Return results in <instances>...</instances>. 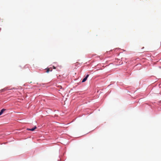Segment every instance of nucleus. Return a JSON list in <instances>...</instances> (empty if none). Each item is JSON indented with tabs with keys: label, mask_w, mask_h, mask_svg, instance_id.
Masks as SVG:
<instances>
[{
	"label": "nucleus",
	"mask_w": 161,
	"mask_h": 161,
	"mask_svg": "<svg viewBox=\"0 0 161 161\" xmlns=\"http://www.w3.org/2000/svg\"><path fill=\"white\" fill-rule=\"evenodd\" d=\"M6 110V109H2L0 112V115H2V114L3 113V112Z\"/></svg>",
	"instance_id": "nucleus-3"
},
{
	"label": "nucleus",
	"mask_w": 161,
	"mask_h": 161,
	"mask_svg": "<svg viewBox=\"0 0 161 161\" xmlns=\"http://www.w3.org/2000/svg\"><path fill=\"white\" fill-rule=\"evenodd\" d=\"M89 76V75H86V77L83 79V80H82V82H85L87 80Z\"/></svg>",
	"instance_id": "nucleus-2"
},
{
	"label": "nucleus",
	"mask_w": 161,
	"mask_h": 161,
	"mask_svg": "<svg viewBox=\"0 0 161 161\" xmlns=\"http://www.w3.org/2000/svg\"><path fill=\"white\" fill-rule=\"evenodd\" d=\"M36 126H35L34 127H33L31 129L27 128V130H31V131H33L35 129H36Z\"/></svg>",
	"instance_id": "nucleus-1"
},
{
	"label": "nucleus",
	"mask_w": 161,
	"mask_h": 161,
	"mask_svg": "<svg viewBox=\"0 0 161 161\" xmlns=\"http://www.w3.org/2000/svg\"><path fill=\"white\" fill-rule=\"evenodd\" d=\"M53 69H56V67H55L54 66H53Z\"/></svg>",
	"instance_id": "nucleus-5"
},
{
	"label": "nucleus",
	"mask_w": 161,
	"mask_h": 161,
	"mask_svg": "<svg viewBox=\"0 0 161 161\" xmlns=\"http://www.w3.org/2000/svg\"><path fill=\"white\" fill-rule=\"evenodd\" d=\"M50 69L49 68H47V69H46V72L47 73H48L49 72V71H52V69H51L50 70Z\"/></svg>",
	"instance_id": "nucleus-4"
}]
</instances>
